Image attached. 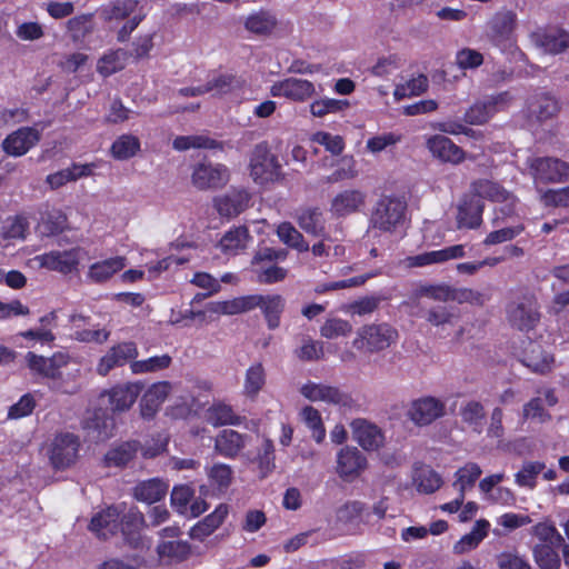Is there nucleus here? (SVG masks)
<instances>
[{"label": "nucleus", "mask_w": 569, "mask_h": 569, "mask_svg": "<svg viewBox=\"0 0 569 569\" xmlns=\"http://www.w3.org/2000/svg\"><path fill=\"white\" fill-rule=\"evenodd\" d=\"M560 545H533L532 555L540 569H559L560 558L556 550Z\"/></svg>", "instance_id": "603ef678"}, {"label": "nucleus", "mask_w": 569, "mask_h": 569, "mask_svg": "<svg viewBox=\"0 0 569 569\" xmlns=\"http://www.w3.org/2000/svg\"><path fill=\"white\" fill-rule=\"evenodd\" d=\"M250 192L244 188H231L226 193L216 197L213 204L220 216L233 218L249 208Z\"/></svg>", "instance_id": "a211bd4d"}, {"label": "nucleus", "mask_w": 569, "mask_h": 569, "mask_svg": "<svg viewBox=\"0 0 569 569\" xmlns=\"http://www.w3.org/2000/svg\"><path fill=\"white\" fill-rule=\"evenodd\" d=\"M140 151V140L132 134L119 136L110 147V154L116 160H128Z\"/></svg>", "instance_id": "c03bdc74"}, {"label": "nucleus", "mask_w": 569, "mask_h": 569, "mask_svg": "<svg viewBox=\"0 0 569 569\" xmlns=\"http://www.w3.org/2000/svg\"><path fill=\"white\" fill-rule=\"evenodd\" d=\"M40 140V132L30 127L20 128L10 133L2 142V149L12 157H21Z\"/></svg>", "instance_id": "aec40b11"}, {"label": "nucleus", "mask_w": 569, "mask_h": 569, "mask_svg": "<svg viewBox=\"0 0 569 569\" xmlns=\"http://www.w3.org/2000/svg\"><path fill=\"white\" fill-rule=\"evenodd\" d=\"M273 97H283L296 102H303L317 93L316 86L306 79L287 78L274 82L270 88Z\"/></svg>", "instance_id": "dca6fc26"}, {"label": "nucleus", "mask_w": 569, "mask_h": 569, "mask_svg": "<svg viewBox=\"0 0 569 569\" xmlns=\"http://www.w3.org/2000/svg\"><path fill=\"white\" fill-rule=\"evenodd\" d=\"M366 203V191L358 188H343L330 198L329 212L333 218H346L362 211Z\"/></svg>", "instance_id": "6e6552de"}, {"label": "nucleus", "mask_w": 569, "mask_h": 569, "mask_svg": "<svg viewBox=\"0 0 569 569\" xmlns=\"http://www.w3.org/2000/svg\"><path fill=\"white\" fill-rule=\"evenodd\" d=\"M527 163L536 182L559 183L569 178V163L558 158H530Z\"/></svg>", "instance_id": "39448f33"}, {"label": "nucleus", "mask_w": 569, "mask_h": 569, "mask_svg": "<svg viewBox=\"0 0 569 569\" xmlns=\"http://www.w3.org/2000/svg\"><path fill=\"white\" fill-rule=\"evenodd\" d=\"M247 296L229 300L211 301L201 311L193 312L194 317L213 319L220 316H234L248 311Z\"/></svg>", "instance_id": "a878e982"}, {"label": "nucleus", "mask_w": 569, "mask_h": 569, "mask_svg": "<svg viewBox=\"0 0 569 569\" xmlns=\"http://www.w3.org/2000/svg\"><path fill=\"white\" fill-rule=\"evenodd\" d=\"M266 383V371L261 363L251 365L244 376L243 393L253 399L258 396Z\"/></svg>", "instance_id": "3c124183"}, {"label": "nucleus", "mask_w": 569, "mask_h": 569, "mask_svg": "<svg viewBox=\"0 0 569 569\" xmlns=\"http://www.w3.org/2000/svg\"><path fill=\"white\" fill-rule=\"evenodd\" d=\"M516 14L509 10L497 12L489 22L490 34L495 39H505L513 30Z\"/></svg>", "instance_id": "8fccbe9b"}, {"label": "nucleus", "mask_w": 569, "mask_h": 569, "mask_svg": "<svg viewBox=\"0 0 569 569\" xmlns=\"http://www.w3.org/2000/svg\"><path fill=\"white\" fill-rule=\"evenodd\" d=\"M426 148L435 159L445 163L457 166L468 159L466 151L445 134L427 137Z\"/></svg>", "instance_id": "f8f14e48"}, {"label": "nucleus", "mask_w": 569, "mask_h": 569, "mask_svg": "<svg viewBox=\"0 0 569 569\" xmlns=\"http://www.w3.org/2000/svg\"><path fill=\"white\" fill-rule=\"evenodd\" d=\"M446 415V403L436 397L425 396L412 400L406 411L407 418L418 427H426Z\"/></svg>", "instance_id": "423d86ee"}, {"label": "nucleus", "mask_w": 569, "mask_h": 569, "mask_svg": "<svg viewBox=\"0 0 569 569\" xmlns=\"http://www.w3.org/2000/svg\"><path fill=\"white\" fill-rule=\"evenodd\" d=\"M397 338V331L387 323L368 325L357 331L353 347L366 352H377L390 347Z\"/></svg>", "instance_id": "7ed1b4c3"}, {"label": "nucleus", "mask_w": 569, "mask_h": 569, "mask_svg": "<svg viewBox=\"0 0 569 569\" xmlns=\"http://www.w3.org/2000/svg\"><path fill=\"white\" fill-rule=\"evenodd\" d=\"M277 24L276 18L267 11L253 12L247 17L244 27L249 32L266 34L271 32Z\"/></svg>", "instance_id": "13d9d810"}, {"label": "nucleus", "mask_w": 569, "mask_h": 569, "mask_svg": "<svg viewBox=\"0 0 569 569\" xmlns=\"http://www.w3.org/2000/svg\"><path fill=\"white\" fill-rule=\"evenodd\" d=\"M171 363L169 355L150 357L144 360H133L130 362V370L133 375L151 373L168 368Z\"/></svg>", "instance_id": "bf43d9fd"}, {"label": "nucleus", "mask_w": 569, "mask_h": 569, "mask_svg": "<svg viewBox=\"0 0 569 569\" xmlns=\"http://www.w3.org/2000/svg\"><path fill=\"white\" fill-rule=\"evenodd\" d=\"M143 386L140 382H128L116 386L109 391V402L113 411H124L131 408Z\"/></svg>", "instance_id": "2f4dec72"}, {"label": "nucleus", "mask_w": 569, "mask_h": 569, "mask_svg": "<svg viewBox=\"0 0 569 569\" xmlns=\"http://www.w3.org/2000/svg\"><path fill=\"white\" fill-rule=\"evenodd\" d=\"M300 393L312 402H325L340 408H351L353 399L350 395L335 386L308 381L300 387Z\"/></svg>", "instance_id": "1a4fd4ad"}, {"label": "nucleus", "mask_w": 569, "mask_h": 569, "mask_svg": "<svg viewBox=\"0 0 569 569\" xmlns=\"http://www.w3.org/2000/svg\"><path fill=\"white\" fill-rule=\"evenodd\" d=\"M83 253L84 249L81 247H73L68 250H51L36 256L33 261L40 268L66 276L78 270Z\"/></svg>", "instance_id": "20e7f679"}, {"label": "nucleus", "mask_w": 569, "mask_h": 569, "mask_svg": "<svg viewBox=\"0 0 569 569\" xmlns=\"http://www.w3.org/2000/svg\"><path fill=\"white\" fill-rule=\"evenodd\" d=\"M113 427V419L101 411L94 412L93 418L88 419L84 426L88 437L97 442L109 439L112 436Z\"/></svg>", "instance_id": "79ce46f5"}, {"label": "nucleus", "mask_w": 569, "mask_h": 569, "mask_svg": "<svg viewBox=\"0 0 569 569\" xmlns=\"http://www.w3.org/2000/svg\"><path fill=\"white\" fill-rule=\"evenodd\" d=\"M489 522L487 520H478L471 531L460 538L453 545V552L456 555H463L476 549L479 543L488 535Z\"/></svg>", "instance_id": "a19ab883"}, {"label": "nucleus", "mask_w": 569, "mask_h": 569, "mask_svg": "<svg viewBox=\"0 0 569 569\" xmlns=\"http://www.w3.org/2000/svg\"><path fill=\"white\" fill-rule=\"evenodd\" d=\"M126 267V258L111 257L89 266L87 279L93 283H103Z\"/></svg>", "instance_id": "473e14b6"}, {"label": "nucleus", "mask_w": 569, "mask_h": 569, "mask_svg": "<svg viewBox=\"0 0 569 569\" xmlns=\"http://www.w3.org/2000/svg\"><path fill=\"white\" fill-rule=\"evenodd\" d=\"M207 421L214 426L238 425L240 418L233 412L230 406L224 403H216L207 410Z\"/></svg>", "instance_id": "052dcab7"}, {"label": "nucleus", "mask_w": 569, "mask_h": 569, "mask_svg": "<svg viewBox=\"0 0 569 569\" xmlns=\"http://www.w3.org/2000/svg\"><path fill=\"white\" fill-rule=\"evenodd\" d=\"M67 218L61 211H52L41 218L38 231L41 236H53L66 228Z\"/></svg>", "instance_id": "338daca9"}, {"label": "nucleus", "mask_w": 569, "mask_h": 569, "mask_svg": "<svg viewBox=\"0 0 569 569\" xmlns=\"http://www.w3.org/2000/svg\"><path fill=\"white\" fill-rule=\"evenodd\" d=\"M96 168V163H72L68 168L49 174L46 181L51 189H59L69 182L92 176Z\"/></svg>", "instance_id": "7c9ffc66"}, {"label": "nucleus", "mask_w": 569, "mask_h": 569, "mask_svg": "<svg viewBox=\"0 0 569 569\" xmlns=\"http://www.w3.org/2000/svg\"><path fill=\"white\" fill-rule=\"evenodd\" d=\"M530 532L538 540L535 545H561L563 542L562 536L549 521L538 522L531 527Z\"/></svg>", "instance_id": "0e129e2a"}, {"label": "nucleus", "mask_w": 569, "mask_h": 569, "mask_svg": "<svg viewBox=\"0 0 569 569\" xmlns=\"http://www.w3.org/2000/svg\"><path fill=\"white\" fill-rule=\"evenodd\" d=\"M353 440L367 451H376L385 443L382 430L365 418H356L350 422Z\"/></svg>", "instance_id": "2eb2a0df"}, {"label": "nucleus", "mask_w": 569, "mask_h": 569, "mask_svg": "<svg viewBox=\"0 0 569 569\" xmlns=\"http://www.w3.org/2000/svg\"><path fill=\"white\" fill-rule=\"evenodd\" d=\"M507 313L511 326L522 331L533 329L540 319L536 300L527 296L512 301Z\"/></svg>", "instance_id": "9b49d317"}, {"label": "nucleus", "mask_w": 569, "mask_h": 569, "mask_svg": "<svg viewBox=\"0 0 569 569\" xmlns=\"http://www.w3.org/2000/svg\"><path fill=\"white\" fill-rule=\"evenodd\" d=\"M144 526V517L137 508H130L123 513L119 527L123 539L132 548H142L144 546L141 530Z\"/></svg>", "instance_id": "bb28decb"}, {"label": "nucleus", "mask_w": 569, "mask_h": 569, "mask_svg": "<svg viewBox=\"0 0 569 569\" xmlns=\"http://www.w3.org/2000/svg\"><path fill=\"white\" fill-rule=\"evenodd\" d=\"M367 468L366 457L355 447H345L337 453V473L345 480H352Z\"/></svg>", "instance_id": "412c9836"}, {"label": "nucleus", "mask_w": 569, "mask_h": 569, "mask_svg": "<svg viewBox=\"0 0 569 569\" xmlns=\"http://www.w3.org/2000/svg\"><path fill=\"white\" fill-rule=\"evenodd\" d=\"M528 108L529 113L538 120H547L558 113L559 103L552 96L543 93L530 101Z\"/></svg>", "instance_id": "49530a36"}, {"label": "nucleus", "mask_w": 569, "mask_h": 569, "mask_svg": "<svg viewBox=\"0 0 569 569\" xmlns=\"http://www.w3.org/2000/svg\"><path fill=\"white\" fill-rule=\"evenodd\" d=\"M466 256L463 244H455L440 250L423 252L417 256L407 257L405 263L409 268L425 267L436 263H443L449 260L460 259Z\"/></svg>", "instance_id": "5701e85b"}, {"label": "nucleus", "mask_w": 569, "mask_h": 569, "mask_svg": "<svg viewBox=\"0 0 569 569\" xmlns=\"http://www.w3.org/2000/svg\"><path fill=\"white\" fill-rule=\"evenodd\" d=\"M471 191L479 198L505 203V206L500 209L503 214L511 216L513 213L516 199L499 183L488 179H479L472 182Z\"/></svg>", "instance_id": "f3484780"}, {"label": "nucleus", "mask_w": 569, "mask_h": 569, "mask_svg": "<svg viewBox=\"0 0 569 569\" xmlns=\"http://www.w3.org/2000/svg\"><path fill=\"white\" fill-rule=\"evenodd\" d=\"M358 176V170L356 168V161L352 157H343L341 158L335 171L329 174L325 181L327 183H337L346 180H352Z\"/></svg>", "instance_id": "69168bd1"}, {"label": "nucleus", "mask_w": 569, "mask_h": 569, "mask_svg": "<svg viewBox=\"0 0 569 569\" xmlns=\"http://www.w3.org/2000/svg\"><path fill=\"white\" fill-rule=\"evenodd\" d=\"M337 519L342 523H352L357 520L362 523H371L367 507L361 501H348L337 510Z\"/></svg>", "instance_id": "de8ad7c7"}, {"label": "nucleus", "mask_w": 569, "mask_h": 569, "mask_svg": "<svg viewBox=\"0 0 569 569\" xmlns=\"http://www.w3.org/2000/svg\"><path fill=\"white\" fill-rule=\"evenodd\" d=\"M138 0H116L101 9V17L106 21H120L134 12Z\"/></svg>", "instance_id": "6e6d98bb"}, {"label": "nucleus", "mask_w": 569, "mask_h": 569, "mask_svg": "<svg viewBox=\"0 0 569 569\" xmlns=\"http://www.w3.org/2000/svg\"><path fill=\"white\" fill-rule=\"evenodd\" d=\"M79 438L73 433H60L52 443L49 459L56 469L70 467L76 462L79 451Z\"/></svg>", "instance_id": "ddd939ff"}, {"label": "nucleus", "mask_w": 569, "mask_h": 569, "mask_svg": "<svg viewBox=\"0 0 569 569\" xmlns=\"http://www.w3.org/2000/svg\"><path fill=\"white\" fill-rule=\"evenodd\" d=\"M546 469L543 462L527 461L515 475V482L521 488L533 489L537 485L538 476Z\"/></svg>", "instance_id": "4d7b16f0"}, {"label": "nucleus", "mask_w": 569, "mask_h": 569, "mask_svg": "<svg viewBox=\"0 0 569 569\" xmlns=\"http://www.w3.org/2000/svg\"><path fill=\"white\" fill-rule=\"evenodd\" d=\"M426 320L435 327L453 326L459 320V312L455 307L439 305L426 312Z\"/></svg>", "instance_id": "864d4df0"}, {"label": "nucleus", "mask_w": 569, "mask_h": 569, "mask_svg": "<svg viewBox=\"0 0 569 569\" xmlns=\"http://www.w3.org/2000/svg\"><path fill=\"white\" fill-rule=\"evenodd\" d=\"M482 470L476 462H468L455 472L453 488L458 492L466 495V491L471 489L478 478L481 476Z\"/></svg>", "instance_id": "a18cd8bd"}, {"label": "nucleus", "mask_w": 569, "mask_h": 569, "mask_svg": "<svg viewBox=\"0 0 569 569\" xmlns=\"http://www.w3.org/2000/svg\"><path fill=\"white\" fill-rule=\"evenodd\" d=\"M412 482L421 493H433L443 483L441 476L427 466L417 467L413 471Z\"/></svg>", "instance_id": "ea45409f"}, {"label": "nucleus", "mask_w": 569, "mask_h": 569, "mask_svg": "<svg viewBox=\"0 0 569 569\" xmlns=\"http://www.w3.org/2000/svg\"><path fill=\"white\" fill-rule=\"evenodd\" d=\"M429 80L426 76L419 74L396 86L393 97L396 101L418 97L427 91Z\"/></svg>", "instance_id": "09e8293b"}, {"label": "nucleus", "mask_w": 569, "mask_h": 569, "mask_svg": "<svg viewBox=\"0 0 569 569\" xmlns=\"http://www.w3.org/2000/svg\"><path fill=\"white\" fill-rule=\"evenodd\" d=\"M505 478L506 475L499 472L487 476L479 482V490L486 501L505 506H510L515 502V495L510 489L497 487Z\"/></svg>", "instance_id": "b1692460"}, {"label": "nucleus", "mask_w": 569, "mask_h": 569, "mask_svg": "<svg viewBox=\"0 0 569 569\" xmlns=\"http://www.w3.org/2000/svg\"><path fill=\"white\" fill-rule=\"evenodd\" d=\"M243 81L232 74H221L208 81L204 86L183 88L180 92L183 96H199L211 92L213 94H226L242 88Z\"/></svg>", "instance_id": "393cba45"}, {"label": "nucleus", "mask_w": 569, "mask_h": 569, "mask_svg": "<svg viewBox=\"0 0 569 569\" xmlns=\"http://www.w3.org/2000/svg\"><path fill=\"white\" fill-rule=\"evenodd\" d=\"M181 531L179 527L170 526L160 530V541L157 546V555L161 561H182L190 553V546L187 541L177 540Z\"/></svg>", "instance_id": "9d476101"}, {"label": "nucleus", "mask_w": 569, "mask_h": 569, "mask_svg": "<svg viewBox=\"0 0 569 569\" xmlns=\"http://www.w3.org/2000/svg\"><path fill=\"white\" fill-rule=\"evenodd\" d=\"M302 422L310 429L311 436L317 443H321L326 438V428L318 409L312 406H306L300 411Z\"/></svg>", "instance_id": "5fc2aeb1"}, {"label": "nucleus", "mask_w": 569, "mask_h": 569, "mask_svg": "<svg viewBox=\"0 0 569 569\" xmlns=\"http://www.w3.org/2000/svg\"><path fill=\"white\" fill-rule=\"evenodd\" d=\"M230 173L228 168L221 163L202 161L193 167L191 182L198 190H213L222 188L228 183Z\"/></svg>", "instance_id": "0eeeda50"}, {"label": "nucleus", "mask_w": 569, "mask_h": 569, "mask_svg": "<svg viewBox=\"0 0 569 569\" xmlns=\"http://www.w3.org/2000/svg\"><path fill=\"white\" fill-rule=\"evenodd\" d=\"M250 241L251 237L248 229L244 227H237L223 234L218 247L224 254L236 256L242 252Z\"/></svg>", "instance_id": "e433bc0d"}, {"label": "nucleus", "mask_w": 569, "mask_h": 569, "mask_svg": "<svg viewBox=\"0 0 569 569\" xmlns=\"http://www.w3.org/2000/svg\"><path fill=\"white\" fill-rule=\"evenodd\" d=\"M247 437L231 429L222 430L216 438L214 448L224 457H234L246 446Z\"/></svg>", "instance_id": "58836bf2"}, {"label": "nucleus", "mask_w": 569, "mask_h": 569, "mask_svg": "<svg viewBox=\"0 0 569 569\" xmlns=\"http://www.w3.org/2000/svg\"><path fill=\"white\" fill-rule=\"evenodd\" d=\"M483 204L479 199L463 200L458 207V228L475 229L481 224Z\"/></svg>", "instance_id": "4c0bfd02"}, {"label": "nucleus", "mask_w": 569, "mask_h": 569, "mask_svg": "<svg viewBox=\"0 0 569 569\" xmlns=\"http://www.w3.org/2000/svg\"><path fill=\"white\" fill-rule=\"evenodd\" d=\"M249 174L254 183L264 186L277 181L281 176V166L266 143L254 147L249 160Z\"/></svg>", "instance_id": "f257e3e1"}, {"label": "nucleus", "mask_w": 569, "mask_h": 569, "mask_svg": "<svg viewBox=\"0 0 569 569\" xmlns=\"http://www.w3.org/2000/svg\"><path fill=\"white\" fill-rule=\"evenodd\" d=\"M26 359L28 367L33 372L50 379L60 378V369L66 367L70 361V357L62 352H57L50 358L28 352Z\"/></svg>", "instance_id": "4be33fe9"}, {"label": "nucleus", "mask_w": 569, "mask_h": 569, "mask_svg": "<svg viewBox=\"0 0 569 569\" xmlns=\"http://www.w3.org/2000/svg\"><path fill=\"white\" fill-rule=\"evenodd\" d=\"M127 53L123 50L109 51L102 56L97 63V71L109 77L124 68Z\"/></svg>", "instance_id": "e2e57ef3"}, {"label": "nucleus", "mask_w": 569, "mask_h": 569, "mask_svg": "<svg viewBox=\"0 0 569 569\" xmlns=\"http://www.w3.org/2000/svg\"><path fill=\"white\" fill-rule=\"evenodd\" d=\"M168 489V482L160 478H152L138 482L133 488V497L138 501L151 505L164 498Z\"/></svg>", "instance_id": "c9c22d12"}, {"label": "nucleus", "mask_w": 569, "mask_h": 569, "mask_svg": "<svg viewBox=\"0 0 569 569\" xmlns=\"http://www.w3.org/2000/svg\"><path fill=\"white\" fill-rule=\"evenodd\" d=\"M122 512L120 507H109L96 513L89 525L90 531L103 539L113 536L119 529V518Z\"/></svg>", "instance_id": "c756f323"}, {"label": "nucleus", "mask_w": 569, "mask_h": 569, "mask_svg": "<svg viewBox=\"0 0 569 569\" xmlns=\"http://www.w3.org/2000/svg\"><path fill=\"white\" fill-rule=\"evenodd\" d=\"M407 203L397 197H382L376 203L371 214V223L375 228L391 232L403 224Z\"/></svg>", "instance_id": "f03ea898"}, {"label": "nucleus", "mask_w": 569, "mask_h": 569, "mask_svg": "<svg viewBox=\"0 0 569 569\" xmlns=\"http://www.w3.org/2000/svg\"><path fill=\"white\" fill-rule=\"evenodd\" d=\"M172 389L173 386L169 381H159L150 386L141 398V415L144 418H152Z\"/></svg>", "instance_id": "c85d7f7f"}, {"label": "nucleus", "mask_w": 569, "mask_h": 569, "mask_svg": "<svg viewBox=\"0 0 569 569\" xmlns=\"http://www.w3.org/2000/svg\"><path fill=\"white\" fill-rule=\"evenodd\" d=\"M492 116L493 111L486 100L470 106L463 113V121L469 126H481L488 122Z\"/></svg>", "instance_id": "774afa93"}, {"label": "nucleus", "mask_w": 569, "mask_h": 569, "mask_svg": "<svg viewBox=\"0 0 569 569\" xmlns=\"http://www.w3.org/2000/svg\"><path fill=\"white\" fill-rule=\"evenodd\" d=\"M521 362L533 372L545 373L551 369L553 357L540 342L529 341L523 348Z\"/></svg>", "instance_id": "cd10ccee"}, {"label": "nucleus", "mask_w": 569, "mask_h": 569, "mask_svg": "<svg viewBox=\"0 0 569 569\" xmlns=\"http://www.w3.org/2000/svg\"><path fill=\"white\" fill-rule=\"evenodd\" d=\"M279 239L288 247L299 252L309 250V244L305 241L303 236L289 222H282L277 228Z\"/></svg>", "instance_id": "680f3d73"}, {"label": "nucleus", "mask_w": 569, "mask_h": 569, "mask_svg": "<svg viewBox=\"0 0 569 569\" xmlns=\"http://www.w3.org/2000/svg\"><path fill=\"white\" fill-rule=\"evenodd\" d=\"M229 513V508L220 503L210 515L197 522L189 531L191 539L202 541L221 526Z\"/></svg>", "instance_id": "f704fd0d"}, {"label": "nucleus", "mask_w": 569, "mask_h": 569, "mask_svg": "<svg viewBox=\"0 0 569 569\" xmlns=\"http://www.w3.org/2000/svg\"><path fill=\"white\" fill-rule=\"evenodd\" d=\"M138 347L132 341L119 342L99 359L96 371L99 376H107L112 369L121 367L128 361H133L138 357Z\"/></svg>", "instance_id": "4468645a"}, {"label": "nucleus", "mask_w": 569, "mask_h": 569, "mask_svg": "<svg viewBox=\"0 0 569 569\" xmlns=\"http://www.w3.org/2000/svg\"><path fill=\"white\" fill-rule=\"evenodd\" d=\"M248 311L260 308L264 315L269 329H276L280 323V315L284 308L283 298L279 295H249L247 296Z\"/></svg>", "instance_id": "6ab92c4d"}, {"label": "nucleus", "mask_w": 569, "mask_h": 569, "mask_svg": "<svg viewBox=\"0 0 569 569\" xmlns=\"http://www.w3.org/2000/svg\"><path fill=\"white\" fill-rule=\"evenodd\" d=\"M138 452L137 441H127L113 446L104 455V465L108 467H124Z\"/></svg>", "instance_id": "37998d69"}, {"label": "nucleus", "mask_w": 569, "mask_h": 569, "mask_svg": "<svg viewBox=\"0 0 569 569\" xmlns=\"http://www.w3.org/2000/svg\"><path fill=\"white\" fill-rule=\"evenodd\" d=\"M535 44L546 53H559L569 47V33L561 29H550L532 36Z\"/></svg>", "instance_id": "72a5a7b5"}]
</instances>
